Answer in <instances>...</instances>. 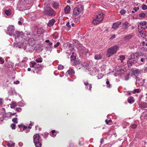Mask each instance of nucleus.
I'll use <instances>...</instances> for the list:
<instances>
[{"instance_id":"1","label":"nucleus","mask_w":147,"mask_h":147,"mask_svg":"<svg viewBox=\"0 0 147 147\" xmlns=\"http://www.w3.org/2000/svg\"><path fill=\"white\" fill-rule=\"evenodd\" d=\"M14 27L13 26L9 25L7 28V34L11 36H13L15 39L16 42L13 45L14 47L16 48H22V47L20 45L19 42L21 40V39L22 37L24 39L26 38L23 37V34L22 32L16 31L14 32Z\"/></svg>"},{"instance_id":"2","label":"nucleus","mask_w":147,"mask_h":147,"mask_svg":"<svg viewBox=\"0 0 147 147\" xmlns=\"http://www.w3.org/2000/svg\"><path fill=\"white\" fill-rule=\"evenodd\" d=\"M139 57L138 53H136L131 54L127 61V64L130 67L133 65L136 66L142 64L143 63H139L138 61Z\"/></svg>"},{"instance_id":"3","label":"nucleus","mask_w":147,"mask_h":147,"mask_svg":"<svg viewBox=\"0 0 147 147\" xmlns=\"http://www.w3.org/2000/svg\"><path fill=\"white\" fill-rule=\"evenodd\" d=\"M118 49V46L115 45L111 48L108 49L107 51L106 56L107 57H109L115 54Z\"/></svg>"},{"instance_id":"4","label":"nucleus","mask_w":147,"mask_h":147,"mask_svg":"<svg viewBox=\"0 0 147 147\" xmlns=\"http://www.w3.org/2000/svg\"><path fill=\"white\" fill-rule=\"evenodd\" d=\"M44 8L45 13L47 15L52 16L54 13V11L51 7L49 4H45Z\"/></svg>"},{"instance_id":"5","label":"nucleus","mask_w":147,"mask_h":147,"mask_svg":"<svg viewBox=\"0 0 147 147\" xmlns=\"http://www.w3.org/2000/svg\"><path fill=\"white\" fill-rule=\"evenodd\" d=\"M33 141L36 147H41L42 144L41 140L40 139V136L37 134L33 136Z\"/></svg>"},{"instance_id":"6","label":"nucleus","mask_w":147,"mask_h":147,"mask_svg":"<svg viewBox=\"0 0 147 147\" xmlns=\"http://www.w3.org/2000/svg\"><path fill=\"white\" fill-rule=\"evenodd\" d=\"M104 17V14L102 12H99L96 15V18L92 21L93 24H96L102 21Z\"/></svg>"},{"instance_id":"7","label":"nucleus","mask_w":147,"mask_h":147,"mask_svg":"<svg viewBox=\"0 0 147 147\" xmlns=\"http://www.w3.org/2000/svg\"><path fill=\"white\" fill-rule=\"evenodd\" d=\"M82 9V7L80 5H79L76 7L73 10L74 14L76 16L78 15L81 12Z\"/></svg>"},{"instance_id":"8","label":"nucleus","mask_w":147,"mask_h":147,"mask_svg":"<svg viewBox=\"0 0 147 147\" xmlns=\"http://www.w3.org/2000/svg\"><path fill=\"white\" fill-rule=\"evenodd\" d=\"M78 50L80 54H86L88 52V50L83 46L82 45L79 46L78 48Z\"/></svg>"},{"instance_id":"9","label":"nucleus","mask_w":147,"mask_h":147,"mask_svg":"<svg viewBox=\"0 0 147 147\" xmlns=\"http://www.w3.org/2000/svg\"><path fill=\"white\" fill-rule=\"evenodd\" d=\"M23 37H24V38H25L26 39H24L23 37H22V38L21 39V40L20 41V42H19V43H20V45L22 47V48H23L24 49H26V45H23L24 44H22V43H20L21 42H22V40H28V39L26 37V35H27V36H29L30 35V34L29 33H26V34H25L24 35V34L23 33Z\"/></svg>"},{"instance_id":"10","label":"nucleus","mask_w":147,"mask_h":147,"mask_svg":"<svg viewBox=\"0 0 147 147\" xmlns=\"http://www.w3.org/2000/svg\"><path fill=\"white\" fill-rule=\"evenodd\" d=\"M121 24V22L119 21L113 23L112 26V29L115 30H117L119 27V26Z\"/></svg>"},{"instance_id":"11","label":"nucleus","mask_w":147,"mask_h":147,"mask_svg":"<svg viewBox=\"0 0 147 147\" xmlns=\"http://www.w3.org/2000/svg\"><path fill=\"white\" fill-rule=\"evenodd\" d=\"M131 25L129 24L127 21L123 22L122 23V28L123 30H125Z\"/></svg>"},{"instance_id":"12","label":"nucleus","mask_w":147,"mask_h":147,"mask_svg":"<svg viewBox=\"0 0 147 147\" xmlns=\"http://www.w3.org/2000/svg\"><path fill=\"white\" fill-rule=\"evenodd\" d=\"M84 85L86 86V89H89V90H91L92 88V84H89L87 81H84Z\"/></svg>"},{"instance_id":"13","label":"nucleus","mask_w":147,"mask_h":147,"mask_svg":"<svg viewBox=\"0 0 147 147\" xmlns=\"http://www.w3.org/2000/svg\"><path fill=\"white\" fill-rule=\"evenodd\" d=\"M15 144V143H12L11 141H9L7 143V146L8 147H14Z\"/></svg>"},{"instance_id":"14","label":"nucleus","mask_w":147,"mask_h":147,"mask_svg":"<svg viewBox=\"0 0 147 147\" xmlns=\"http://www.w3.org/2000/svg\"><path fill=\"white\" fill-rule=\"evenodd\" d=\"M67 73L68 74L69 76H72L75 74L74 71L72 69L68 70L67 72Z\"/></svg>"},{"instance_id":"15","label":"nucleus","mask_w":147,"mask_h":147,"mask_svg":"<svg viewBox=\"0 0 147 147\" xmlns=\"http://www.w3.org/2000/svg\"><path fill=\"white\" fill-rule=\"evenodd\" d=\"M140 106L143 108H147V103L145 102H141L140 104Z\"/></svg>"},{"instance_id":"16","label":"nucleus","mask_w":147,"mask_h":147,"mask_svg":"<svg viewBox=\"0 0 147 147\" xmlns=\"http://www.w3.org/2000/svg\"><path fill=\"white\" fill-rule=\"evenodd\" d=\"M55 22V20L52 19L51 20H50L48 24V25L50 27L51 26L53 25Z\"/></svg>"},{"instance_id":"17","label":"nucleus","mask_w":147,"mask_h":147,"mask_svg":"<svg viewBox=\"0 0 147 147\" xmlns=\"http://www.w3.org/2000/svg\"><path fill=\"white\" fill-rule=\"evenodd\" d=\"M64 10L66 13H69L70 11V7L69 5L67 6L65 8Z\"/></svg>"},{"instance_id":"18","label":"nucleus","mask_w":147,"mask_h":147,"mask_svg":"<svg viewBox=\"0 0 147 147\" xmlns=\"http://www.w3.org/2000/svg\"><path fill=\"white\" fill-rule=\"evenodd\" d=\"M102 56L100 54H96L94 56V58L96 60H98L101 59L102 58Z\"/></svg>"},{"instance_id":"19","label":"nucleus","mask_w":147,"mask_h":147,"mask_svg":"<svg viewBox=\"0 0 147 147\" xmlns=\"http://www.w3.org/2000/svg\"><path fill=\"white\" fill-rule=\"evenodd\" d=\"M53 7L55 9H57L59 8V5L57 2L53 3Z\"/></svg>"},{"instance_id":"20","label":"nucleus","mask_w":147,"mask_h":147,"mask_svg":"<svg viewBox=\"0 0 147 147\" xmlns=\"http://www.w3.org/2000/svg\"><path fill=\"white\" fill-rule=\"evenodd\" d=\"M17 105H18L17 103L14 102L13 101H12L10 107L11 108L13 109Z\"/></svg>"},{"instance_id":"21","label":"nucleus","mask_w":147,"mask_h":147,"mask_svg":"<svg viewBox=\"0 0 147 147\" xmlns=\"http://www.w3.org/2000/svg\"><path fill=\"white\" fill-rule=\"evenodd\" d=\"M147 24V22L145 21H143L142 22H140L138 25V28H139L141 27L142 28L141 26H144V25H146Z\"/></svg>"},{"instance_id":"22","label":"nucleus","mask_w":147,"mask_h":147,"mask_svg":"<svg viewBox=\"0 0 147 147\" xmlns=\"http://www.w3.org/2000/svg\"><path fill=\"white\" fill-rule=\"evenodd\" d=\"M134 98L132 97H129L128 99V102L130 103L134 102Z\"/></svg>"},{"instance_id":"23","label":"nucleus","mask_w":147,"mask_h":147,"mask_svg":"<svg viewBox=\"0 0 147 147\" xmlns=\"http://www.w3.org/2000/svg\"><path fill=\"white\" fill-rule=\"evenodd\" d=\"M125 59V57L124 55H122L119 56V58L118 59V60H120L121 61V62H123V60Z\"/></svg>"},{"instance_id":"24","label":"nucleus","mask_w":147,"mask_h":147,"mask_svg":"<svg viewBox=\"0 0 147 147\" xmlns=\"http://www.w3.org/2000/svg\"><path fill=\"white\" fill-rule=\"evenodd\" d=\"M18 106L20 107H23L24 105V101H22L17 103Z\"/></svg>"},{"instance_id":"25","label":"nucleus","mask_w":147,"mask_h":147,"mask_svg":"<svg viewBox=\"0 0 147 147\" xmlns=\"http://www.w3.org/2000/svg\"><path fill=\"white\" fill-rule=\"evenodd\" d=\"M132 35L131 34H129L128 35H125L124 36V38L125 39H131L132 37Z\"/></svg>"},{"instance_id":"26","label":"nucleus","mask_w":147,"mask_h":147,"mask_svg":"<svg viewBox=\"0 0 147 147\" xmlns=\"http://www.w3.org/2000/svg\"><path fill=\"white\" fill-rule=\"evenodd\" d=\"M129 125V123H128L126 122H124L122 124V126L124 128H125L126 127L127 125Z\"/></svg>"},{"instance_id":"27","label":"nucleus","mask_w":147,"mask_h":147,"mask_svg":"<svg viewBox=\"0 0 147 147\" xmlns=\"http://www.w3.org/2000/svg\"><path fill=\"white\" fill-rule=\"evenodd\" d=\"M30 66L32 67H35V65L36 64L35 62L32 61L30 63Z\"/></svg>"},{"instance_id":"28","label":"nucleus","mask_w":147,"mask_h":147,"mask_svg":"<svg viewBox=\"0 0 147 147\" xmlns=\"http://www.w3.org/2000/svg\"><path fill=\"white\" fill-rule=\"evenodd\" d=\"M147 14V13L146 14L144 13H141L139 14V16L141 18H144L146 16Z\"/></svg>"},{"instance_id":"29","label":"nucleus","mask_w":147,"mask_h":147,"mask_svg":"<svg viewBox=\"0 0 147 147\" xmlns=\"http://www.w3.org/2000/svg\"><path fill=\"white\" fill-rule=\"evenodd\" d=\"M18 118L17 117L13 118L12 119V121L15 124H17L18 122L17 121Z\"/></svg>"},{"instance_id":"30","label":"nucleus","mask_w":147,"mask_h":147,"mask_svg":"<svg viewBox=\"0 0 147 147\" xmlns=\"http://www.w3.org/2000/svg\"><path fill=\"white\" fill-rule=\"evenodd\" d=\"M36 61L37 63H41L42 62V59L41 58H39L37 59H36Z\"/></svg>"},{"instance_id":"31","label":"nucleus","mask_w":147,"mask_h":147,"mask_svg":"<svg viewBox=\"0 0 147 147\" xmlns=\"http://www.w3.org/2000/svg\"><path fill=\"white\" fill-rule=\"evenodd\" d=\"M52 135L51 136L52 137H55V136L56 134L55 133V130H53L51 131Z\"/></svg>"},{"instance_id":"32","label":"nucleus","mask_w":147,"mask_h":147,"mask_svg":"<svg viewBox=\"0 0 147 147\" xmlns=\"http://www.w3.org/2000/svg\"><path fill=\"white\" fill-rule=\"evenodd\" d=\"M44 32L43 30L41 28H39L37 31L38 34L42 33Z\"/></svg>"},{"instance_id":"33","label":"nucleus","mask_w":147,"mask_h":147,"mask_svg":"<svg viewBox=\"0 0 147 147\" xmlns=\"http://www.w3.org/2000/svg\"><path fill=\"white\" fill-rule=\"evenodd\" d=\"M5 13L7 16H9L11 14L10 11L9 10H6L5 11Z\"/></svg>"},{"instance_id":"34","label":"nucleus","mask_w":147,"mask_h":147,"mask_svg":"<svg viewBox=\"0 0 147 147\" xmlns=\"http://www.w3.org/2000/svg\"><path fill=\"white\" fill-rule=\"evenodd\" d=\"M4 118L3 114H0V120L1 121H3L4 120Z\"/></svg>"},{"instance_id":"35","label":"nucleus","mask_w":147,"mask_h":147,"mask_svg":"<svg viewBox=\"0 0 147 147\" xmlns=\"http://www.w3.org/2000/svg\"><path fill=\"white\" fill-rule=\"evenodd\" d=\"M142 9L143 10H145L147 9V6L145 4H143L142 6Z\"/></svg>"},{"instance_id":"36","label":"nucleus","mask_w":147,"mask_h":147,"mask_svg":"<svg viewBox=\"0 0 147 147\" xmlns=\"http://www.w3.org/2000/svg\"><path fill=\"white\" fill-rule=\"evenodd\" d=\"M16 126L15 124L12 123L11 125V127L13 129H16Z\"/></svg>"},{"instance_id":"37","label":"nucleus","mask_w":147,"mask_h":147,"mask_svg":"<svg viewBox=\"0 0 147 147\" xmlns=\"http://www.w3.org/2000/svg\"><path fill=\"white\" fill-rule=\"evenodd\" d=\"M130 127L131 128H132L133 129H135L137 127V125L135 124H133L131 125Z\"/></svg>"},{"instance_id":"38","label":"nucleus","mask_w":147,"mask_h":147,"mask_svg":"<svg viewBox=\"0 0 147 147\" xmlns=\"http://www.w3.org/2000/svg\"><path fill=\"white\" fill-rule=\"evenodd\" d=\"M4 62V59L1 57H0V63L1 64H3Z\"/></svg>"},{"instance_id":"39","label":"nucleus","mask_w":147,"mask_h":147,"mask_svg":"<svg viewBox=\"0 0 147 147\" xmlns=\"http://www.w3.org/2000/svg\"><path fill=\"white\" fill-rule=\"evenodd\" d=\"M140 90L139 89H135L133 91V93H139L140 92Z\"/></svg>"},{"instance_id":"40","label":"nucleus","mask_w":147,"mask_h":147,"mask_svg":"<svg viewBox=\"0 0 147 147\" xmlns=\"http://www.w3.org/2000/svg\"><path fill=\"white\" fill-rule=\"evenodd\" d=\"M64 67L61 65H59L58 67V69L59 70H62L63 69Z\"/></svg>"},{"instance_id":"41","label":"nucleus","mask_w":147,"mask_h":147,"mask_svg":"<svg viewBox=\"0 0 147 147\" xmlns=\"http://www.w3.org/2000/svg\"><path fill=\"white\" fill-rule=\"evenodd\" d=\"M129 74H127L126 76H125V80L126 81L128 80L129 79Z\"/></svg>"},{"instance_id":"42","label":"nucleus","mask_w":147,"mask_h":147,"mask_svg":"<svg viewBox=\"0 0 147 147\" xmlns=\"http://www.w3.org/2000/svg\"><path fill=\"white\" fill-rule=\"evenodd\" d=\"M106 84L107 85V86L108 87H110L111 85L110 84L109 82L108 81V79H107V81H106Z\"/></svg>"},{"instance_id":"43","label":"nucleus","mask_w":147,"mask_h":147,"mask_svg":"<svg viewBox=\"0 0 147 147\" xmlns=\"http://www.w3.org/2000/svg\"><path fill=\"white\" fill-rule=\"evenodd\" d=\"M120 13L121 15H123L125 13L126 11L122 9L120 11Z\"/></svg>"},{"instance_id":"44","label":"nucleus","mask_w":147,"mask_h":147,"mask_svg":"<svg viewBox=\"0 0 147 147\" xmlns=\"http://www.w3.org/2000/svg\"><path fill=\"white\" fill-rule=\"evenodd\" d=\"M111 119H109V120L108 121L107 120V119H106L105 120V122L107 124H108L109 123V122H111Z\"/></svg>"},{"instance_id":"45","label":"nucleus","mask_w":147,"mask_h":147,"mask_svg":"<svg viewBox=\"0 0 147 147\" xmlns=\"http://www.w3.org/2000/svg\"><path fill=\"white\" fill-rule=\"evenodd\" d=\"M71 60H74L76 59V56H75L72 55L71 56Z\"/></svg>"},{"instance_id":"46","label":"nucleus","mask_w":147,"mask_h":147,"mask_svg":"<svg viewBox=\"0 0 147 147\" xmlns=\"http://www.w3.org/2000/svg\"><path fill=\"white\" fill-rule=\"evenodd\" d=\"M116 37L115 35V34H113L111 35V37L110 38V39L112 40L114 38H115Z\"/></svg>"},{"instance_id":"47","label":"nucleus","mask_w":147,"mask_h":147,"mask_svg":"<svg viewBox=\"0 0 147 147\" xmlns=\"http://www.w3.org/2000/svg\"><path fill=\"white\" fill-rule=\"evenodd\" d=\"M21 109V108H16V110L18 112H20Z\"/></svg>"},{"instance_id":"48","label":"nucleus","mask_w":147,"mask_h":147,"mask_svg":"<svg viewBox=\"0 0 147 147\" xmlns=\"http://www.w3.org/2000/svg\"><path fill=\"white\" fill-rule=\"evenodd\" d=\"M139 9V7H134L133 9V10L136 12Z\"/></svg>"},{"instance_id":"49","label":"nucleus","mask_w":147,"mask_h":147,"mask_svg":"<svg viewBox=\"0 0 147 147\" xmlns=\"http://www.w3.org/2000/svg\"><path fill=\"white\" fill-rule=\"evenodd\" d=\"M141 36L144 38H145L146 37V35L144 33H142L141 34Z\"/></svg>"},{"instance_id":"50","label":"nucleus","mask_w":147,"mask_h":147,"mask_svg":"<svg viewBox=\"0 0 147 147\" xmlns=\"http://www.w3.org/2000/svg\"><path fill=\"white\" fill-rule=\"evenodd\" d=\"M60 45V43L59 42H57L56 44L54 45V47L55 48H56Z\"/></svg>"},{"instance_id":"51","label":"nucleus","mask_w":147,"mask_h":147,"mask_svg":"<svg viewBox=\"0 0 147 147\" xmlns=\"http://www.w3.org/2000/svg\"><path fill=\"white\" fill-rule=\"evenodd\" d=\"M70 23L69 22H68L66 24V26L69 28H71V26L69 25Z\"/></svg>"},{"instance_id":"52","label":"nucleus","mask_w":147,"mask_h":147,"mask_svg":"<svg viewBox=\"0 0 147 147\" xmlns=\"http://www.w3.org/2000/svg\"><path fill=\"white\" fill-rule=\"evenodd\" d=\"M74 62L75 63V65H77L80 63V62L79 61H74Z\"/></svg>"},{"instance_id":"53","label":"nucleus","mask_w":147,"mask_h":147,"mask_svg":"<svg viewBox=\"0 0 147 147\" xmlns=\"http://www.w3.org/2000/svg\"><path fill=\"white\" fill-rule=\"evenodd\" d=\"M20 83V82L18 80H17L15 82H14V84H18Z\"/></svg>"},{"instance_id":"54","label":"nucleus","mask_w":147,"mask_h":147,"mask_svg":"<svg viewBox=\"0 0 147 147\" xmlns=\"http://www.w3.org/2000/svg\"><path fill=\"white\" fill-rule=\"evenodd\" d=\"M3 102V100L2 99L0 98V106L2 105Z\"/></svg>"},{"instance_id":"55","label":"nucleus","mask_w":147,"mask_h":147,"mask_svg":"<svg viewBox=\"0 0 147 147\" xmlns=\"http://www.w3.org/2000/svg\"><path fill=\"white\" fill-rule=\"evenodd\" d=\"M145 61V58H142L140 59V61L142 62H144Z\"/></svg>"},{"instance_id":"56","label":"nucleus","mask_w":147,"mask_h":147,"mask_svg":"<svg viewBox=\"0 0 147 147\" xmlns=\"http://www.w3.org/2000/svg\"><path fill=\"white\" fill-rule=\"evenodd\" d=\"M32 125V124L31 123H30L29 125V126L28 127V128L29 129H31V128Z\"/></svg>"},{"instance_id":"57","label":"nucleus","mask_w":147,"mask_h":147,"mask_svg":"<svg viewBox=\"0 0 147 147\" xmlns=\"http://www.w3.org/2000/svg\"><path fill=\"white\" fill-rule=\"evenodd\" d=\"M104 142V140L103 138H102L100 140V142L102 143Z\"/></svg>"},{"instance_id":"58","label":"nucleus","mask_w":147,"mask_h":147,"mask_svg":"<svg viewBox=\"0 0 147 147\" xmlns=\"http://www.w3.org/2000/svg\"><path fill=\"white\" fill-rule=\"evenodd\" d=\"M18 24L19 25H22V23L20 21H19L18 22Z\"/></svg>"},{"instance_id":"59","label":"nucleus","mask_w":147,"mask_h":147,"mask_svg":"<svg viewBox=\"0 0 147 147\" xmlns=\"http://www.w3.org/2000/svg\"><path fill=\"white\" fill-rule=\"evenodd\" d=\"M27 128V127L25 126H24L23 127V129L24 130H25Z\"/></svg>"},{"instance_id":"60","label":"nucleus","mask_w":147,"mask_h":147,"mask_svg":"<svg viewBox=\"0 0 147 147\" xmlns=\"http://www.w3.org/2000/svg\"><path fill=\"white\" fill-rule=\"evenodd\" d=\"M45 42L47 43H49L50 41L49 40H47L45 41Z\"/></svg>"},{"instance_id":"61","label":"nucleus","mask_w":147,"mask_h":147,"mask_svg":"<svg viewBox=\"0 0 147 147\" xmlns=\"http://www.w3.org/2000/svg\"><path fill=\"white\" fill-rule=\"evenodd\" d=\"M144 118L147 119V114L144 116Z\"/></svg>"},{"instance_id":"62","label":"nucleus","mask_w":147,"mask_h":147,"mask_svg":"<svg viewBox=\"0 0 147 147\" xmlns=\"http://www.w3.org/2000/svg\"><path fill=\"white\" fill-rule=\"evenodd\" d=\"M49 45L51 46L52 45V43L51 42H49Z\"/></svg>"},{"instance_id":"63","label":"nucleus","mask_w":147,"mask_h":147,"mask_svg":"<svg viewBox=\"0 0 147 147\" xmlns=\"http://www.w3.org/2000/svg\"><path fill=\"white\" fill-rule=\"evenodd\" d=\"M31 70V69L30 68H28V71H30Z\"/></svg>"},{"instance_id":"64","label":"nucleus","mask_w":147,"mask_h":147,"mask_svg":"<svg viewBox=\"0 0 147 147\" xmlns=\"http://www.w3.org/2000/svg\"><path fill=\"white\" fill-rule=\"evenodd\" d=\"M75 26V24H74V23H72L71 24V26H72V27H74V26Z\"/></svg>"}]
</instances>
